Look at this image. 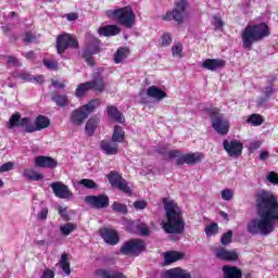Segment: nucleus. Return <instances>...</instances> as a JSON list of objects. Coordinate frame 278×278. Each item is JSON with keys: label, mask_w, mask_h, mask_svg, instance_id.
Here are the masks:
<instances>
[{"label": "nucleus", "mask_w": 278, "mask_h": 278, "mask_svg": "<svg viewBox=\"0 0 278 278\" xmlns=\"http://www.w3.org/2000/svg\"><path fill=\"white\" fill-rule=\"evenodd\" d=\"M256 214L247 226L252 236H270L278 227V200L269 192H261L256 198Z\"/></svg>", "instance_id": "nucleus-1"}, {"label": "nucleus", "mask_w": 278, "mask_h": 278, "mask_svg": "<svg viewBox=\"0 0 278 278\" xmlns=\"http://www.w3.org/2000/svg\"><path fill=\"white\" fill-rule=\"evenodd\" d=\"M165 210V220L162 222V228L165 233H184L186 223L184 222V212L174 200L163 199Z\"/></svg>", "instance_id": "nucleus-2"}, {"label": "nucleus", "mask_w": 278, "mask_h": 278, "mask_svg": "<svg viewBox=\"0 0 278 278\" xmlns=\"http://www.w3.org/2000/svg\"><path fill=\"white\" fill-rule=\"evenodd\" d=\"M270 36V28L265 23L249 24L241 34V40L243 49L251 50L253 43L264 40V38Z\"/></svg>", "instance_id": "nucleus-3"}, {"label": "nucleus", "mask_w": 278, "mask_h": 278, "mask_svg": "<svg viewBox=\"0 0 278 278\" xmlns=\"http://www.w3.org/2000/svg\"><path fill=\"white\" fill-rule=\"evenodd\" d=\"M106 16L112 21H116L119 25H124V27H127L128 29H131L134 23H136V14L130 7L108 10Z\"/></svg>", "instance_id": "nucleus-4"}, {"label": "nucleus", "mask_w": 278, "mask_h": 278, "mask_svg": "<svg viewBox=\"0 0 278 278\" xmlns=\"http://www.w3.org/2000/svg\"><path fill=\"white\" fill-rule=\"evenodd\" d=\"M100 105H101V100L96 99V100H91L88 104H85L74 110L71 115V123L77 126L84 125V122L86 121V118H88V116H90V114H92V112L97 110V108H99Z\"/></svg>", "instance_id": "nucleus-5"}, {"label": "nucleus", "mask_w": 278, "mask_h": 278, "mask_svg": "<svg viewBox=\"0 0 278 278\" xmlns=\"http://www.w3.org/2000/svg\"><path fill=\"white\" fill-rule=\"evenodd\" d=\"M8 127L9 129H14V127H22L25 131H27V134H33V131H36V124L34 122V118H21L20 113H15L11 116L8 123Z\"/></svg>", "instance_id": "nucleus-6"}, {"label": "nucleus", "mask_w": 278, "mask_h": 278, "mask_svg": "<svg viewBox=\"0 0 278 278\" xmlns=\"http://www.w3.org/2000/svg\"><path fill=\"white\" fill-rule=\"evenodd\" d=\"M212 127L219 134V136H227L229 134V121L225 119L218 109H213L211 113Z\"/></svg>", "instance_id": "nucleus-7"}, {"label": "nucleus", "mask_w": 278, "mask_h": 278, "mask_svg": "<svg viewBox=\"0 0 278 278\" xmlns=\"http://www.w3.org/2000/svg\"><path fill=\"white\" fill-rule=\"evenodd\" d=\"M71 47L72 49H77L79 43L77 39L71 34H63L56 38V50L58 53L62 54Z\"/></svg>", "instance_id": "nucleus-8"}, {"label": "nucleus", "mask_w": 278, "mask_h": 278, "mask_svg": "<svg viewBox=\"0 0 278 278\" xmlns=\"http://www.w3.org/2000/svg\"><path fill=\"white\" fill-rule=\"evenodd\" d=\"M188 8H190V2H188V0H179L175 3L173 9V18L179 25L188 18Z\"/></svg>", "instance_id": "nucleus-9"}, {"label": "nucleus", "mask_w": 278, "mask_h": 278, "mask_svg": "<svg viewBox=\"0 0 278 278\" xmlns=\"http://www.w3.org/2000/svg\"><path fill=\"white\" fill-rule=\"evenodd\" d=\"M142 251H144V241L138 239L127 241L121 248L123 255H140Z\"/></svg>", "instance_id": "nucleus-10"}, {"label": "nucleus", "mask_w": 278, "mask_h": 278, "mask_svg": "<svg viewBox=\"0 0 278 278\" xmlns=\"http://www.w3.org/2000/svg\"><path fill=\"white\" fill-rule=\"evenodd\" d=\"M108 179L113 188H117L126 194H131V188L127 186V181L124 180L123 176L116 172H111L108 176Z\"/></svg>", "instance_id": "nucleus-11"}, {"label": "nucleus", "mask_w": 278, "mask_h": 278, "mask_svg": "<svg viewBox=\"0 0 278 278\" xmlns=\"http://www.w3.org/2000/svg\"><path fill=\"white\" fill-rule=\"evenodd\" d=\"M85 202L87 205L96 207L97 210H105V207L110 206V198L105 194L87 195Z\"/></svg>", "instance_id": "nucleus-12"}, {"label": "nucleus", "mask_w": 278, "mask_h": 278, "mask_svg": "<svg viewBox=\"0 0 278 278\" xmlns=\"http://www.w3.org/2000/svg\"><path fill=\"white\" fill-rule=\"evenodd\" d=\"M223 144L229 157H240L242 155V150L244 149L242 142L238 140H224Z\"/></svg>", "instance_id": "nucleus-13"}, {"label": "nucleus", "mask_w": 278, "mask_h": 278, "mask_svg": "<svg viewBox=\"0 0 278 278\" xmlns=\"http://www.w3.org/2000/svg\"><path fill=\"white\" fill-rule=\"evenodd\" d=\"M50 188L58 199H73V191H71L68 186L64 185L62 181L52 182Z\"/></svg>", "instance_id": "nucleus-14"}, {"label": "nucleus", "mask_w": 278, "mask_h": 278, "mask_svg": "<svg viewBox=\"0 0 278 278\" xmlns=\"http://www.w3.org/2000/svg\"><path fill=\"white\" fill-rule=\"evenodd\" d=\"M99 233L104 242H106V244H110L111 247L118 244V242L121 241L118 232H116V230H114L113 228L104 227L99 230Z\"/></svg>", "instance_id": "nucleus-15"}, {"label": "nucleus", "mask_w": 278, "mask_h": 278, "mask_svg": "<svg viewBox=\"0 0 278 278\" xmlns=\"http://www.w3.org/2000/svg\"><path fill=\"white\" fill-rule=\"evenodd\" d=\"M217 260H224L225 262H238V252L236 250L229 251L225 248H218L215 250Z\"/></svg>", "instance_id": "nucleus-16"}, {"label": "nucleus", "mask_w": 278, "mask_h": 278, "mask_svg": "<svg viewBox=\"0 0 278 278\" xmlns=\"http://www.w3.org/2000/svg\"><path fill=\"white\" fill-rule=\"evenodd\" d=\"M227 62L223 59H206L202 62V68L206 71H219V68H225Z\"/></svg>", "instance_id": "nucleus-17"}, {"label": "nucleus", "mask_w": 278, "mask_h": 278, "mask_svg": "<svg viewBox=\"0 0 278 278\" xmlns=\"http://www.w3.org/2000/svg\"><path fill=\"white\" fill-rule=\"evenodd\" d=\"M35 166H38V168H56L58 161L51 156H36Z\"/></svg>", "instance_id": "nucleus-18"}, {"label": "nucleus", "mask_w": 278, "mask_h": 278, "mask_svg": "<svg viewBox=\"0 0 278 278\" xmlns=\"http://www.w3.org/2000/svg\"><path fill=\"white\" fill-rule=\"evenodd\" d=\"M163 278H192V274L186 269L176 267L165 271Z\"/></svg>", "instance_id": "nucleus-19"}, {"label": "nucleus", "mask_w": 278, "mask_h": 278, "mask_svg": "<svg viewBox=\"0 0 278 278\" xmlns=\"http://www.w3.org/2000/svg\"><path fill=\"white\" fill-rule=\"evenodd\" d=\"M100 149L106 155H116V153H118V143L103 140L100 142Z\"/></svg>", "instance_id": "nucleus-20"}, {"label": "nucleus", "mask_w": 278, "mask_h": 278, "mask_svg": "<svg viewBox=\"0 0 278 278\" xmlns=\"http://www.w3.org/2000/svg\"><path fill=\"white\" fill-rule=\"evenodd\" d=\"M99 36H118L121 34V28L116 25H108V26H102L98 29Z\"/></svg>", "instance_id": "nucleus-21"}, {"label": "nucleus", "mask_w": 278, "mask_h": 278, "mask_svg": "<svg viewBox=\"0 0 278 278\" xmlns=\"http://www.w3.org/2000/svg\"><path fill=\"white\" fill-rule=\"evenodd\" d=\"M94 276L99 278H127V276L121 271H110L108 269H97Z\"/></svg>", "instance_id": "nucleus-22"}, {"label": "nucleus", "mask_w": 278, "mask_h": 278, "mask_svg": "<svg viewBox=\"0 0 278 278\" xmlns=\"http://www.w3.org/2000/svg\"><path fill=\"white\" fill-rule=\"evenodd\" d=\"M223 271L224 278H242V271L238 267L225 265Z\"/></svg>", "instance_id": "nucleus-23"}, {"label": "nucleus", "mask_w": 278, "mask_h": 278, "mask_svg": "<svg viewBox=\"0 0 278 278\" xmlns=\"http://www.w3.org/2000/svg\"><path fill=\"white\" fill-rule=\"evenodd\" d=\"M148 97L155 99L156 101H162V99H166V92L164 90L157 88L156 86H151L147 90Z\"/></svg>", "instance_id": "nucleus-24"}, {"label": "nucleus", "mask_w": 278, "mask_h": 278, "mask_svg": "<svg viewBox=\"0 0 278 278\" xmlns=\"http://www.w3.org/2000/svg\"><path fill=\"white\" fill-rule=\"evenodd\" d=\"M100 119L99 117H91L87 121L85 126V131L87 136H94V131H97V127H99Z\"/></svg>", "instance_id": "nucleus-25"}, {"label": "nucleus", "mask_w": 278, "mask_h": 278, "mask_svg": "<svg viewBox=\"0 0 278 278\" xmlns=\"http://www.w3.org/2000/svg\"><path fill=\"white\" fill-rule=\"evenodd\" d=\"M108 114L112 121L115 123H125V117H123V114L118 112V109L114 105H109L108 106Z\"/></svg>", "instance_id": "nucleus-26"}, {"label": "nucleus", "mask_w": 278, "mask_h": 278, "mask_svg": "<svg viewBox=\"0 0 278 278\" xmlns=\"http://www.w3.org/2000/svg\"><path fill=\"white\" fill-rule=\"evenodd\" d=\"M23 177H25V179H30L31 181H40L45 179V176L41 173H38L31 168L24 169Z\"/></svg>", "instance_id": "nucleus-27"}, {"label": "nucleus", "mask_w": 278, "mask_h": 278, "mask_svg": "<svg viewBox=\"0 0 278 278\" xmlns=\"http://www.w3.org/2000/svg\"><path fill=\"white\" fill-rule=\"evenodd\" d=\"M59 266L62 268L66 277L71 276V262L68 261V254L63 253L61 260L59 261Z\"/></svg>", "instance_id": "nucleus-28"}, {"label": "nucleus", "mask_w": 278, "mask_h": 278, "mask_svg": "<svg viewBox=\"0 0 278 278\" xmlns=\"http://www.w3.org/2000/svg\"><path fill=\"white\" fill-rule=\"evenodd\" d=\"M168 156L170 160H176V164L178 166H182V164H188L186 154H181V152H179L177 150L169 151Z\"/></svg>", "instance_id": "nucleus-29"}, {"label": "nucleus", "mask_w": 278, "mask_h": 278, "mask_svg": "<svg viewBox=\"0 0 278 278\" xmlns=\"http://www.w3.org/2000/svg\"><path fill=\"white\" fill-rule=\"evenodd\" d=\"M164 260L166 264H173L174 262H179V260H184V253L177 251L166 252L164 254Z\"/></svg>", "instance_id": "nucleus-30"}, {"label": "nucleus", "mask_w": 278, "mask_h": 278, "mask_svg": "<svg viewBox=\"0 0 278 278\" xmlns=\"http://www.w3.org/2000/svg\"><path fill=\"white\" fill-rule=\"evenodd\" d=\"M92 86H94V84L90 81L78 85L75 92L76 97L78 98L85 97L87 92H90V90H92Z\"/></svg>", "instance_id": "nucleus-31"}, {"label": "nucleus", "mask_w": 278, "mask_h": 278, "mask_svg": "<svg viewBox=\"0 0 278 278\" xmlns=\"http://www.w3.org/2000/svg\"><path fill=\"white\" fill-rule=\"evenodd\" d=\"M112 142H125V130L121 126H115L112 135Z\"/></svg>", "instance_id": "nucleus-32"}, {"label": "nucleus", "mask_w": 278, "mask_h": 278, "mask_svg": "<svg viewBox=\"0 0 278 278\" xmlns=\"http://www.w3.org/2000/svg\"><path fill=\"white\" fill-rule=\"evenodd\" d=\"M35 123V131H40L41 129H47L49 127V118L46 116L39 115L36 121L34 119Z\"/></svg>", "instance_id": "nucleus-33"}, {"label": "nucleus", "mask_w": 278, "mask_h": 278, "mask_svg": "<svg viewBox=\"0 0 278 278\" xmlns=\"http://www.w3.org/2000/svg\"><path fill=\"white\" fill-rule=\"evenodd\" d=\"M186 155V160H187V164H199V162H201L205 155L201 152H195V153H190V154H185Z\"/></svg>", "instance_id": "nucleus-34"}, {"label": "nucleus", "mask_w": 278, "mask_h": 278, "mask_svg": "<svg viewBox=\"0 0 278 278\" xmlns=\"http://www.w3.org/2000/svg\"><path fill=\"white\" fill-rule=\"evenodd\" d=\"M59 229L62 236L66 237V236H71V233L75 231V229H77V225L73 223H66V224L60 225Z\"/></svg>", "instance_id": "nucleus-35"}, {"label": "nucleus", "mask_w": 278, "mask_h": 278, "mask_svg": "<svg viewBox=\"0 0 278 278\" xmlns=\"http://www.w3.org/2000/svg\"><path fill=\"white\" fill-rule=\"evenodd\" d=\"M99 52V39H94L92 45H89L86 50L84 51L85 58H88L90 55H97Z\"/></svg>", "instance_id": "nucleus-36"}, {"label": "nucleus", "mask_w": 278, "mask_h": 278, "mask_svg": "<svg viewBox=\"0 0 278 278\" xmlns=\"http://www.w3.org/2000/svg\"><path fill=\"white\" fill-rule=\"evenodd\" d=\"M128 53H129V49L119 48L115 53V63L121 64V62H123V60L127 59Z\"/></svg>", "instance_id": "nucleus-37"}, {"label": "nucleus", "mask_w": 278, "mask_h": 278, "mask_svg": "<svg viewBox=\"0 0 278 278\" xmlns=\"http://www.w3.org/2000/svg\"><path fill=\"white\" fill-rule=\"evenodd\" d=\"M52 101L59 105V108H64L68 105V97L64 94H55L52 97Z\"/></svg>", "instance_id": "nucleus-38"}, {"label": "nucleus", "mask_w": 278, "mask_h": 278, "mask_svg": "<svg viewBox=\"0 0 278 278\" xmlns=\"http://www.w3.org/2000/svg\"><path fill=\"white\" fill-rule=\"evenodd\" d=\"M89 84H93L92 90H97V92H103V90H105V84L103 83V78L101 77L89 81Z\"/></svg>", "instance_id": "nucleus-39"}, {"label": "nucleus", "mask_w": 278, "mask_h": 278, "mask_svg": "<svg viewBox=\"0 0 278 278\" xmlns=\"http://www.w3.org/2000/svg\"><path fill=\"white\" fill-rule=\"evenodd\" d=\"M248 123H250L251 125H254V127H260V125L264 123V118L258 114H252L248 118Z\"/></svg>", "instance_id": "nucleus-40"}, {"label": "nucleus", "mask_w": 278, "mask_h": 278, "mask_svg": "<svg viewBox=\"0 0 278 278\" xmlns=\"http://www.w3.org/2000/svg\"><path fill=\"white\" fill-rule=\"evenodd\" d=\"M172 53L174 58H184V46L181 43H176L172 47Z\"/></svg>", "instance_id": "nucleus-41"}, {"label": "nucleus", "mask_w": 278, "mask_h": 278, "mask_svg": "<svg viewBox=\"0 0 278 278\" xmlns=\"http://www.w3.org/2000/svg\"><path fill=\"white\" fill-rule=\"evenodd\" d=\"M21 79H24V81H37V84H43L45 83V77H42V76L34 77L29 74H22Z\"/></svg>", "instance_id": "nucleus-42"}, {"label": "nucleus", "mask_w": 278, "mask_h": 278, "mask_svg": "<svg viewBox=\"0 0 278 278\" xmlns=\"http://www.w3.org/2000/svg\"><path fill=\"white\" fill-rule=\"evenodd\" d=\"M204 231L208 238L216 236V233H218V224H210L205 227Z\"/></svg>", "instance_id": "nucleus-43"}, {"label": "nucleus", "mask_w": 278, "mask_h": 278, "mask_svg": "<svg viewBox=\"0 0 278 278\" xmlns=\"http://www.w3.org/2000/svg\"><path fill=\"white\" fill-rule=\"evenodd\" d=\"M113 212H118L119 214H127V205L114 202L112 204Z\"/></svg>", "instance_id": "nucleus-44"}, {"label": "nucleus", "mask_w": 278, "mask_h": 278, "mask_svg": "<svg viewBox=\"0 0 278 278\" xmlns=\"http://www.w3.org/2000/svg\"><path fill=\"white\" fill-rule=\"evenodd\" d=\"M79 186H84V188H88L89 190H93L94 188H97V184L93 182V180L91 179H81L80 181H78Z\"/></svg>", "instance_id": "nucleus-45"}, {"label": "nucleus", "mask_w": 278, "mask_h": 278, "mask_svg": "<svg viewBox=\"0 0 278 278\" xmlns=\"http://www.w3.org/2000/svg\"><path fill=\"white\" fill-rule=\"evenodd\" d=\"M223 201H231L233 199V190L232 189H224L220 191Z\"/></svg>", "instance_id": "nucleus-46"}, {"label": "nucleus", "mask_w": 278, "mask_h": 278, "mask_svg": "<svg viewBox=\"0 0 278 278\" xmlns=\"http://www.w3.org/2000/svg\"><path fill=\"white\" fill-rule=\"evenodd\" d=\"M231 238H233V231L228 230L222 236V240H220L222 244L224 245L231 244Z\"/></svg>", "instance_id": "nucleus-47"}, {"label": "nucleus", "mask_w": 278, "mask_h": 278, "mask_svg": "<svg viewBox=\"0 0 278 278\" xmlns=\"http://www.w3.org/2000/svg\"><path fill=\"white\" fill-rule=\"evenodd\" d=\"M267 181L273 184V186H278V174L275 172H269L266 176Z\"/></svg>", "instance_id": "nucleus-48"}, {"label": "nucleus", "mask_w": 278, "mask_h": 278, "mask_svg": "<svg viewBox=\"0 0 278 278\" xmlns=\"http://www.w3.org/2000/svg\"><path fill=\"white\" fill-rule=\"evenodd\" d=\"M43 65L50 71H58V61L45 60Z\"/></svg>", "instance_id": "nucleus-49"}, {"label": "nucleus", "mask_w": 278, "mask_h": 278, "mask_svg": "<svg viewBox=\"0 0 278 278\" xmlns=\"http://www.w3.org/2000/svg\"><path fill=\"white\" fill-rule=\"evenodd\" d=\"M161 42L163 47H168V45L173 42V38L170 37L169 34L166 33L161 37Z\"/></svg>", "instance_id": "nucleus-50"}, {"label": "nucleus", "mask_w": 278, "mask_h": 278, "mask_svg": "<svg viewBox=\"0 0 278 278\" xmlns=\"http://www.w3.org/2000/svg\"><path fill=\"white\" fill-rule=\"evenodd\" d=\"M13 168H14V164L12 162H8L0 166V173H8Z\"/></svg>", "instance_id": "nucleus-51"}, {"label": "nucleus", "mask_w": 278, "mask_h": 278, "mask_svg": "<svg viewBox=\"0 0 278 278\" xmlns=\"http://www.w3.org/2000/svg\"><path fill=\"white\" fill-rule=\"evenodd\" d=\"M41 278H55V271H53V269L46 268L42 271Z\"/></svg>", "instance_id": "nucleus-52"}, {"label": "nucleus", "mask_w": 278, "mask_h": 278, "mask_svg": "<svg viewBox=\"0 0 278 278\" xmlns=\"http://www.w3.org/2000/svg\"><path fill=\"white\" fill-rule=\"evenodd\" d=\"M213 25L215 29H223V20L219 16H213Z\"/></svg>", "instance_id": "nucleus-53"}, {"label": "nucleus", "mask_w": 278, "mask_h": 278, "mask_svg": "<svg viewBox=\"0 0 278 278\" xmlns=\"http://www.w3.org/2000/svg\"><path fill=\"white\" fill-rule=\"evenodd\" d=\"M137 227L141 236H149L151 233V230L144 224H139Z\"/></svg>", "instance_id": "nucleus-54"}, {"label": "nucleus", "mask_w": 278, "mask_h": 278, "mask_svg": "<svg viewBox=\"0 0 278 278\" xmlns=\"http://www.w3.org/2000/svg\"><path fill=\"white\" fill-rule=\"evenodd\" d=\"M48 214H49V208L47 207L41 208V211L38 214L39 220H47Z\"/></svg>", "instance_id": "nucleus-55"}, {"label": "nucleus", "mask_w": 278, "mask_h": 278, "mask_svg": "<svg viewBox=\"0 0 278 278\" xmlns=\"http://www.w3.org/2000/svg\"><path fill=\"white\" fill-rule=\"evenodd\" d=\"M135 210H146L147 208V202L146 201H136L134 203Z\"/></svg>", "instance_id": "nucleus-56"}, {"label": "nucleus", "mask_w": 278, "mask_h": 278, "mask_svg": "<svg viewBox=\"0 0 278 278\" xmlns=\"http://www.w3.org/2000/svg\"><path fill=\"white\" fill-rule=\"evenodd\" d=\"M65 18H67V21H77L79 18V15H77V13H68L65 15Z\"/></svg>", "instance_id": "nucleus-57"}, {"label": "nucleus", "mask_w": 278, "mask_h": 278, "mask_svg": "<svg viewBox=\"0 0 278 278\" xmlns=\"http://www.w3.org/2000/svg\"><path fill=\"white\" fill-rule=\"evenodd\" d=\"M52 86L58 88L59 90L64 89V83H60L59 80L52 79Z\"/></svg>", "instance_id": "nucleus-58"}, {"label": "nucleus", "mask_w": 278, "mask_h": 278, "mask_svg": "<svg viewBox=\"0 0 278 278\" xmlns=\"http://www.w3.org/2000/svg\"><path fill=\"white\" fill-rule=\"evenodd\" d=\"M59 214H60V216H62V218H64L65 220H68V214H66V208L60 206Z\"/></svg>", "instance_id": "nucleus-59"}, {"label": "nucleus", "mask_w": 278, "mask_h": 278, "mask_svg": "<svg viewBox=\"0 0 278 278\" xmlns=\"http://www.w3.org/2000/svg\"><path fill=\"white\" fill-rule=\"evenodd\" d=\"M264 94H265L266 99H270V97L273 96V87H266L264 89Z\"/></svg>", "instance_id": "nucleus-60"}, {"label": "nucleus", "mask_w": 278, "mask_h": 278, "mask_svg": "<svg viewBox=\"0 0 278 278\" xmlns=\"http://www.w3.org/2000/svg\"><path fill=\"white\" fill-rule=\"evenodd\" d=\"M8 62H9V64H12L13 66H18V60L15 56H9Z\"/></svg>", "instance_id": "nucleus-61"}, {"label": "nucleus", "mask_w": 278, "mask_h": 278, "mask_svg": "<svg viewBox=\"0 0 278 278\" xmlns=\"http://www.w3.org/2000/svg\"><path fill=\"white\" fill-rule=\"evenodd\" d=\"M175 21V17H173V11L172 12H167L164 16H163V21Z\"/></svg>", "instance_id": "nucleus-62"}, {"label": "nucleus", "mask_w": 278, "mask_h": 278, "mask_svg": "<svg viewBox=\"0 0 278 278\" xmlns=\"http://www.w3.org/2000/svg\"><path fill=\"white\" fill-rule=\"evenodd\" d=\"M219 216H222V218H224V220H229V215L225 211H220Z\"/></svg>", "instance_id": "nucleus-63"}, {"label": "nucleus", "mask_w": 278, "mask_h": 278, "mask_svg": "<svg viewBox=\"0 0 278 278\" xmlns=\"http://www.w3.org/2000/svg\"><path fill=\"white\" fill-rule=\"evenodd\" d=\"M260 159L261 160H268V152H266V151L261 152Z\"/></svg>", "instance_id": "nucleus-64"}]
</instances>
